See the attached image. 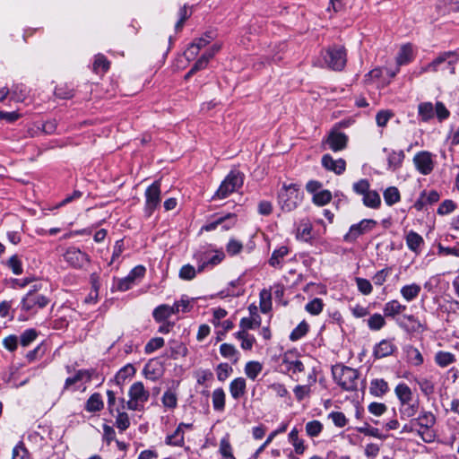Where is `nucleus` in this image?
<instances>
[{
	"label": "nucleus",
	"instance_id": "4d7b16f0",
	"mask_svg": "<svg viewBox=\"0 0 459 459\" xmlns=\"http://www.w3.org/2000/svg\"><path fill=\"white\" fill-rule=\"evenodd\" d=\"M164 345V339L161 337H155L151 339L144 347V351L147 354L154 352L156 350Z\"/></svg>",
	"mask_w": 459,
	"mask_h": 459
},
{
	"label": "nucleus",
	"instance_id": "680f3d73",
	"mask_svg": "<svg viewBox=\"0 0 459 459\" xmlns=\"http://www.w3.org/2000/svg\"><path fill=\"white\" fill-rule=\"evenodd\" d=\"M196 275V271L194 266L190 264H185L179 271V277L183 280L190 281L193 280Z\"/></svg>",
	"mask_w": 459,
	"mask_h": 459
},
{
	"label": "nucleus",
	"instance_id": "20e7f679",
	"mask_svg": "<svg viewBox=\"0 0 459 459\" xmlns=\"http://www.w3.org/2000/svg\"><path fill=\"white\" fill-rule=\"evenodd\" d=\"M413 422L420 429L417 434L424 442L430 443L435 438V434L431 429L436 423V417L431 411H421L417 418H413Z\"/></svg>",
	"mask_w": 459,
	"mask_h": 459
},
{
	"label": "nucleus",
	"instance_id": "a878e982",
	"mask_svg": "<svg viewBox=\"0 0 459 459\" xmlns=\"http://www.w3.org/2000/svg\"><path fill=\"white\" fill-rule=\"evenodd\" d=\"M176 314L173 306L160 305L153 310V317L157 322H161L169 318L171 315Z\"/></svg>",
	"mask_w": 459,
	"mask_h": 459
},
{
	"label": "nucleus",
	"instance_id": "6ab92c4d",
	"mask_svg": "<svg viewBox=\"0 0 459 459\" xmlns=\"http://www.w3.org/2000/svg\"><path fill=\"white\" fill-rule=\"evenodd\" d=\"M394 351H395V346L391 341L382 340L374 348V356L376 359H383V358L392 355Z\"/></svg>",
	"mask_w": 459,
	"mask_h": 459
},
{
	"label": "nucleus",
	"instance_id": "338daca9",
	"mask_svg": "<svg viewBox=\"0 0 459 459\" xmlns=\"http://www.w3.org/2000/svg\"><path fill=\"white\" fill-rule=\"evenodd\" d=\"M243 249V244L236 239H230L226 246V251L230 255H238Z\"/></svg>",
	"mask_w": 459,
	"mask_h": 459
},
{
	"label": "nucleus",
	"instance_id": "2eb2a0df",
	"mask_svg": "<svg viewBox=\"0 0 459 459\" xmlns=\"http://www.w3.org/2000/svg\"><path fill=\"white\" fill-rule=\"evenodd\" d=\"M347 135L344 133L337 131L332 132L326 140L330 149L333 152L343 150L347 145Z\"/></svg>",
	"mask_w": 459,
	"mask_h": 459
},
{
	"label": "nucleus",
	"instance_id": "052dcab7",
	"mask_svg": "<svg viewBox=\"0 0 459 459\" xmlns=\"http://www.w3.org/2000/svg\"><path fill=\"white\" fill-rule=\"evenodd\" d=\"M308 330V325L305 322H301L290 333V338L291 341H297L303 337Z\"/></svg>",
	"mask_w": 459,
	"mask_h": 459
},
{
	"label": "nucleus",
	"instance_id": "7ed1b4c3",
	"mask_svg": "<svg viewBox=\"0 0 459 459\" xmlns=\"http://www.w3.org/2000/svg\"><path fill=\"white\" fill-rule=\"evenodd\" d=\"M127 409L131 411L143 410L145 403L150 398V392L140 381L134 382L128 390Z\"/></svg>",
	"mask_w": 459,
	"mask_h": 459
},
{
	"label": "nucleus",
	"instance_id": "c85d7f7f",
	"mask_svg": "<svg viewBox=\"0 0 459 459\" xmlns=\"http://www.w3.org/2000/svg\"><path fill=\"white\" fill-rule=\"evenodd\" d=\"M104 404L101 395L95 393L90 396L85 404V410L90 412L100 411L102 410Z\"/></svg>",
	"mask_w": 459,
	"mask_h": 459
},
{
	"label": "nucleus",
	"instance_id": "f704fd0d",
	"mask_svg": "<svg viewBox=\"0 0 459 459\" xmlns=\"http://www.w3.org/2000/svg\"><path fill=\"white\" fill-rule=\"evenodd\" d=\"M419 410V403H409L406 404H401L399 411L401 415V419L406 420L412 418L416 415Z\"/></svg>",
	"mask_w": 459,
	"mask_h": 459
},
{
	"label": "nucleus",
	"instance_id": "aec40b11",
	"mask_svg": "<svg viewBox=\"0 0 459 459\" xmlns=\"http://www.w3.org/2000/svg\"><path fill=\"white\" fill-rule=\"evenodd\" d=\"M389 391L387 382L383 378L372 379L369 385V393L375 397H382Z\"/></svg>",
	"mask_w": 459,
	"mask_h": 459
},
{
	"label": "nucleus",
	"instance_id": "473e14b6",
	"mask_svg": "<svg viewBox=\"0 0 459 459\" xmlns=\"http://www.w3.org/2000/svg\"><path fill=\"white\" fill-rule=\"evenodd\" d=\"M261 325V317L259 315H255L254 317H244L239 323V331L247 332L248 330L255 329Z\"/></svg>",
	"mask_w": 459,
	"mask_h": 459
},
{
	"label": "nucleus",
	"instance_id": "5701e85b",
	"mask_svg": "<svg viewBox=\"0 0 459 459\" xmlns=\"http://www.w3.org/2000/svg\"><path fill=\"white\" fill-rule=\"evenodd\" d=\"M246 380L243 377H238L230 384V393L233 399L238 400L246 393Z\"/></svg>",
	"mask_w": 459,
	"mask_h": 459
},
{
	"label": "nucleus",
	"instance_id": "79ce46f5",
	"mask_svg": "<svg viewBox=\"0 0 459 459\" xmlns=\"http://www.w3.org/2000/svg\"><path fill=\"white\" fill-rule=\"evenodd\" d=\"M289 439L294 446L295 452L301 455L305 451L303 441L299 438V432L296 429H293L289 434Z\"/></svg>",
	"mask_w": 459,
	"mask_h": 459
},
{
	"label": "nucleus",
	"instance_id": "37998d69",
	"mask_svg": "<svg viewBox=\"0 0 459 459\" xmlns=\"http://www.w3.org/2000/svg\"><path fill=\"white\" fill-rule=\"evenodd\" d=\"M404 318L411 323L410 329L412 332L423 333L427 330L425 322H420L417 317L412 315L404 316Z\"/></svg>",
	"mask_w": 459,
	"mask_h": 459
},
{
	"label": "nucleus",
	"instance_id": "9d476101",
	"mask_svg": "<svg viewBox=\"0 0 459 459\" xmlns=\"http://www.w3.org/2000/svg\"><path fill=\"white\" fill-rule=\"evenodd\" d=\"M413 163L417 170L422 175L430 174L435 167L433 155L426 151L416 153L413 157Z\"/></svg>",
	"mask_w": 459,
	"mask_h": 459
},
{
	"label": "nucleus",
	"instance_id": "9b49d317",
	"mask_svg": "<svg viewBox=\"0 0 459 459\" xmlns=\"http://www.w3.org/2000/svg\"><path fill=\"white\" fill-rule=\"evenodd\" d=\"M212 33H205L203 37L196 39L184 52L186 58L190 61L196 57L200 50L205 48L212 40Z\"/></svg>",
	"mask_w": 459,
	"mask_h": 459
},
{
	"label": "nucleus",
	"instance_id": "c9c22d12",
	"mask_svg": "<svg viewBox=\"0 0 459 459\" xmlns=\"http://www.w3.org/2000/svg\"><path fill=\"white\" fill-rule=\"evenodd\" d=\"M166 444L170 446H181L184 444V432L182 429V424H179L177 429L172 435H169L166 438Z\"/></svg>",
	"mask_w": 459,
	"mask_h": 459
},
{
	"label": "nucleus",
	"instance_id": "c03bdc74",
	"mask_svg": "<svg viewBox=\"0 0 459 459\" xmlns=\"http://www.w3.org/2000/svg\"><path fill=\"white\" fill-rule=\"evenodd\" d=\"M394 116V112L389 109L379 110L376 115V123L379 127H385L388 121Z\"/></svg>",
	"mask_w": 459,
	"mask_h": 459
},
{
	"label": "nucleus",
	"instance_id": "412c9836",
	"mask_svg": "<svg viewBox=\"0 0 459 459\" xmlns=\"http://www.w3.org/2000/svg\"><path fill=\"white\" fill-rule=\"evenodd\" d=\"M406 309V306L401 304L398 300L393 299L385 304L383 308L385 316L394 317L403 313Z\"/></svg>",
	"mask_w": 459,
	"mask_h": 459
},
{
	"label": "nucleus",
	"instance_id": "6e6552de",
	"mask_svg": "<svg viewBox=\"0 0 459 459\" xmlns=\"http://www.w3.org/2000/svg\"><path fill=\"white\" fill-rule=\"evenodd\" d=\"M145 212L150 216L160 204V181H154L145 191Z\"/></svg>",
	"mask_w": 459,
	"mask_h": 459
},
{
	"label": "nucleus",
	"instance_id": "c756f323",
	"mask_svg": "<svg viewBox=\"0 0 459 459\" xmlns=\"http://www.w3.org/2000/svg\"><path fill=\"white\" fill-rule=\"evenodd\" d=\"M226 394L222 388H216L212 394V406L215 411H222L225 408Z\"/></svg>",
	"mask_w": 459,
	"mask_h": 459
},
{
	"label": "nucleus",
	"instance_id": "864d4df0",
	"mask_svg": "<svg viewBox=\"0 0 459 459\" xmlns=\"http://www.w3.org/2000/svg\"><path fill=\"white\" fill-rule=\"evenodd\" d=\"M357 431L359 433L365 434L367 436L377 437L378 439L385 438V437L380 433L378 429L373 428V427L369 426L368 424H365L362 427L357 428Z\"/></svg>",
	"mask_w": 459,
	"mask_h": 459
},
{
	"label": "nucleus",
	"instance_id": "7c9ffc66",
	"mask_svg": "<svg viewBox=\"0 0 459 459\" xmlns=\"http://www.w3.org/2000/svg\"><path fill=\"white\" fill-rule=\"evenodd\" d=\"M455 361V356L448 351H440L435 355V362L441 368H446Z\"/></svg>",
	"mask_w": 459,
	"mask_h": 459
},
{
	"label": "nucleus",
	"instance_id": "f8f14e48",
	"mask_svg": "<svg viewBox=\"0 0 459 459\" xmlns=\"http://www.w3.org/2000/svg\"><path fill=\"white\" fill-rule=\"evenodd\" d=\"M48 304V299L43 295L37 294L35 291L28 292L22 299V308L25 310L42 308Z\"/></svg>",
	"mask_w": 459,
	"mask_h": 459
},
{
	"label": "nucleus",
	"instance_id": "cd10ccee",
	"mask_svg": "<svg viewBox=\"0 0 459 459\" xmlns=\"http://www.w3.org/2000/svg\"><path fill=\"white\" fill-rule=\"evenodd\" d=\"M412 56H413V49H412L411 45H410V44L403 45L401 48V49L396 56V63H397L398 66H401L403 65H405V64L411 62L412 59Z\"/></svg>",
	"mask_w": 459,
	"mask_h": 459
},
{
	"label": "nucleus",
	"instance_id": "13d9d810",
	"mask_svg": "<svg viewBox=\"0 0 459 459\" xmlns=\"http://www.w3.org/2000/svg\"><path fill=\"white\" fill-rule=\"evenodd\" d=\"M7 265L8 267L13 271V273L16 275H20L22 273V264L19 257L14 255H12L7 260Z\"/></svg>",
	"mask_w": 459,
	"mask_h": 459
},
{
	"label": "nucleus",
	"instance_id": "69168bd1",
	"mask_svg": "<svg viewBox=\"0 0 459 459\" xmlns=\"http://www.w3.org/2000/svg\"><path fill=\"white\" fill-rule=\"evenodd\" d=\"M434 112L439 121L446 119L450 115L449 110L440 101H437L434 106Z\"/></svg>",
	"mask_w": 459,
	"mask_h": 459
},
{
	"label": "nucleus",
	"instance_id": "dca6fc26",
	"mask_svg": "<svg viewBox=\"0 0 459 459\" xmlns=\"http://www.w3.org/2000/svg\"><path fill=\"white\" fill-rule=\"evenodd\" d=\"M235 224V216L232 213H228L225 216L219 217L214 221L203 226L202 230L211 231L215 230L219 225H222L224 230L230 229Z\"/></svg>",
	"mask_w": 459,
	"mask_h": 459
},
{
	"label": "nucleus",
	"instance_id": "09e8293b",
	"mask_svg": "<svg viewBox=\"0 0 459 459\" xmlns=\"http://www.w3.org/2000/svg\"><path fill=\"white\" fill-rule=\"evenodd\" d=\"M323 430V424L319 420L308 421L306 424V432L311 437H317Z\"/></svg>",
	"mask_w": 459,
	"mask_h": 459
},
{
	"label": "nucleus",
	"instance_id": "5fc2aeb1",
	"mask_svg": "<svg viewBox=\"0 0 459 459\" xmlns=\"http://www.w3.org/2000/svg\"><path fill=\"white\" fill-rule=\"evenodd\" d=\"M161 402L165 407L174 409L178 404V398L174 392L168 390L164 393Z\"/></svg>",
	"mask_w": 459,
	"mask_h": 459
},
{
	"label": "nucleus",
	"instance_id": "4468645a",
	"mask_svg": "<svg viewBox=\"0 0 459 459\" xmlns=\"http://www.w3.org/2000/svg\"><path fill=\"white\" fill-rule=\"evenodd\" d=\"M455 53L453 51H446L443 52L438 55L434 60H432L428 65L422 66L420 68V74H425V73H436L438 71V67L440 65L445 63L447 59H449L452 56H455Z\"/></svg>",
	"mask_w": 459,
	"mask_h": 459
},
{
	"label": "nucleus",
	"instance_id": "e433bc0d",
	"mask_svg": "<svg viewBox=\"0 0 459 459\" xmlns=\"http://www.w3.org/2000/svg\"><path fill=\"white\" fill-rule=\"evenodd\" d=\"M263 366L258 361H249L246 364L245 374L249 379L255 380L261 373Z\"/></svg>",
	"mask_w": 459,
	"mask_h": 459
},
{
	"label": "nucleus",
	"instance_id": "6e6d98bb",
	"mask_svg": "<svg viewBox=\"0 0 459 459\" xmlns=\"http://www.w3.org/2000/svg\"><path fill=\"white\" fill-rule=\"evenodd\" d=\"M417 384L419 385L421 392L429 396L432 394L435 391V385L433 382L427 378H420L416 380Z\"/></svg>",
	"mask_w": 459,
	"mask_h": 459
},
{
	"label": "nucleus",
	"instance_id": "39448f33",
	"mask_svg": "<svg viewBox=\"0 0 459 459\" xmlns=\"http://www.w3.org/2000/svg\"><path fill=\"white\" fill-rule=\"evenodd\" d=\"M323 59L324 64H321L320 66L325 65L332 70L341 71L347 62L346 51L342 47L329 48L323 53Z\"/></svg>",
	"mask_w": 459,
	"mask_h": 459
},
{
	"label": "nucleus",
	"instance_id": "a19ab883",
	"mask_svg": "<svg viewBox=\"0 0 459 459\" xmlns=\"http://www.w3.org/2000/svg\"><path fill=\"white\" fill-rule=\"evenodd\" d=\"M323 307H324L323 300L321 299L315 298L314 299H312L306 305L305 309L309 314H311L313 316H317L322 312Z\"/></svg>",
	"mask_w": 459,
	"mask_h": 459
},
{
	"label": "nucleus",
	"instance_id": "2f4dec72",
	"mask_svg": "<svg viewBox=\"0 0 459 459\" xmlns=\"http://www.w3.org/2000/svg\"><path fill=\"white\" fill-rule=\"evenodd\" d=\"M363 204L367 207L377 209L381 204V198L379 194L375 190H369L363 196Z\"/></svg>",
	"mask_w": 459,
	"mask_h": 459
},
{
	"label": "nucleus",
	"instance_id": "393cba45",
	"mask_svg": "<svg viewBox=\"0 0 459 459\" xmlns=\"http://www.w3.org/2000/svg\"><path fill=\"white\" fill-rule=\"evenodd\" d=\"M418 114L423 122H428L435 117L434 105L429 102H421L418 106Z\"/></svg>",
	"mask_w": 459,
	"mask_h": 459
},
{
	"label": "nucleus",
	"instance_id": "bb28decb",
	"mask_svg": "<svg viewBox=\"0 0 459 459\" xmlns=\"http://www.w3.org/2000/svg\"><path fill=\"white\" fill-rule=\"evenodd\" d=\"M404 159L403 151H392L387 157L388 169L394 171L402 166Z\"/></svg>",
	"mask_w": 459,
	"mask_h": 459
},
{
	"label": "nucleus",
	"instance_id": "0eeeda50",
	"mask_svg": "<svg viewBox=\"0 0 459 459\" xmlns=\"http://www.w3.org/2000/svg\"><path fill=\"white\" fill-rule=\"evenodd\" d=\"M65 261L74 269H83L91 263L90 256L78 247H69L63 254Z\"/></svg>",
	"mask_w": 459,
	"mask_h": 459
},
{
	"label": "nucleus",
	"instance_id": "58836bf2",
	"mask_svg": "<svg viewBox=\"0 0 459 459\" xmlns=\"http://www.w3.org/2000/svg\"><path fill=\"white\" fill-rule=\"evenodd\" d=\"M400 192L395 186H390L384 192V199L387 205H393L400 201Z\"/></svg>",
	"mask_w": 459,
	"mask_h": 459
},
{
	"label": "nucleus",
	"instance_id": "423d86ee",
	"mask_svg": "<svg viewBox=\"0 0 459 459\" xmlns=\"http://www.w3.org/2000/svg\"><path fill=\"white\" fill-rule=\"evenodd\" d=\"M243 184V178L238 172H230L222 181L217 192L213 195V199H224L231 193L238 190Z\"/></svg>",
	"mask_w": 459,
	"mask_h": 459
},
{
	"label": "nucleus",
	"instance_id": "72a5a7b5",
	"mask_svg": "<svg viewBox=\"0 0 459 459\" xmlns=\"http://www.w3.org/2000/svg\"><path fill=\"white\" fill-rule=\"evenodd\" d=\"M237 339L241 341V348L246 351H250L253 348L254 343L255 342V338L249 334L248 332L238 331L235 333Z\"/></svg>",
	"mask_w": 459,
	"mask_h": 459
},
{
	"label": "nucleus",
	"instance_id": "a211bd4d",
	"mask_svg": "<svg viewBox=\"0 0 459 459\" xmlns=\"http://www.w3.org/2000/svg\"><path fill=\"white\" fill-rule=\"evenodd\" d=\"M405 241L408 248L415 253L420 254L421 247L424 245L423 238L413 230H410L405 235Z\"/></svg>",
	"mask_w": 459,
	"mask_h": 459
},
{
	"label": "nucleus",
	"instance_id": "bf43d9fd",
	"mask_svg": "<svg viewBox=\"0 0 459 459\" xmlns=\"http://www.w3.org/2000/svg\"><path fill=\"white\" fill-rule=\"evenodd\" d=\"M369 182L367 179H360L352 185L353 191L360 195H365L370 189Z\"/></svg>",
	"mask_w": 459,
	"mask_h": 459
},
{
	"label": "nucleus",
	"instance_id": "8fccbe9b",
	"mask_svg": "<svg viewBox=\"0 0 459 459\" xmlns=\"http://www.w3.org/2000/svg\"><path fill=\"white\" fill-rule=\"evenodd\" d=\"M332 199V194L328 190H323L314 195L313 196V202L316 205H325L327 204Z\"/></svg>",
	"mask_w": 459,
	"mask_h": 459
},
{
	"label": "nucleus",
	"instance_id": "774afa93",
	"mask_svg": "<svg viewBox=\"0 0 459 459\" xmlns=\"http://www.w3.org/2000/svg\"><path fill=\"white\" fill-rule=\"evenodd\" d=\"M37 337V332L33 329H28L21 335V344L24 347L30 345Z\"/></svg>",
	"mask_w": 459,
	"mask_h": 459
},
{
	"label": "nucleus",
	"instance_id": "a18cd8bd",
	"mask_svg": "<svg viewBox=\"0 0 459 459\" xmlns=\"http://www.w3.org/2000/svg\"><path fill=\"white\" fill-rule=\"evenodd\" d=\"M289 253V249L286 247H281L280 248L273 251L272 257L269 260V264L276 267L281 264V259L287 255Z\"/></svg>",
	"mask_w": 459,
	"mask_h": 459
},
{
	"label": "nucleus",
	"instance_id": "b1692460",
	"mask_svg": "<svg viewBox=\"0 0 459 459\" xmlns=\"http://www.w3.org/2000/svg\"><path fill=\"white\" fill-rule=\"evenodd\" d=\"M394 393L401 404H406L412 401V392L406 384L397 385Z\"/></svg>",
	"mask_w": 459,
	"mask_h": 459
},
{
	"label": "nucleus",
	"instance_id": "3c124183",
	"mask_svg": "<svg viewBox=\"0 0 459 459\" xmlns=\"http://www.w3.org/2000/svg\"><path fill=\"white\" fill-rule=\"evenodd\" d=\"M109 67V62L106 59V57L102 55H98L95 57V61L93 63V70L99 73L106 72Z\"/></svg>",
	"mask_w": 459,
	"mask_h": 459
},
{
	"label": "nucleus",
	"instance_id": "49530a36",
	"mask_svg": "<svg viewBox=\"0 0 459 459\" xmlns=\"http://www.w3.org/2000/svg\"><path fill=\"white\" fill-rule=\"evenodd\" d=\"M385 325V317L377 313L374 314L368 319V325L373 331L380 330Z\"/></svg>",
	"mask_w": 459,
	"mask_h": 459
},
{
	"label": "nucleus",
	"instance_id": "4c0bfd02",
	"mask_svg": "<svg viewBox=\"0 0 459 459\" xmlns=\"http://www.w3.org/2000/svg\"><path fill=\"white\" fill-rule=\"evenodd\" d=\"M135 373V368L132 364H127L122 368L116 375V382L117 385H123L127 377H133Z\"/></svg>",
	"mask_w": 459,
	"mask_h": 459
},
{
	"label": "nucleus",
	"instance_id": "4be33fe9",
	"mask_svg": "<svg viewBox=\"0 0 459 459\" xmlns=\"http://www.w3.org/2000/svg\"><path fill=\"white\" fill-rule=\"evenodd\" d=\"M421 291L420 285L417 283H411L404 285L401 288L400 293L404 300L411 302L418 298Z\"/></svg>",
	"mask_w": 459,
	"mask_h": 459
},
{
	"label": "nucleus",
	"instance_id": "0e129e2a",
	"mask_svg": "<svg viewBox=\"0 0 459 459\" xmlns=\"http://www.w3.org/2000/svg\"><path fill=\"white\" fill-rule=\"evenodd\" d=\"M12 459H29V453H28L27 449L25 448L22 442H20L13 449V458Z\"/></svg>",
	"mask_w": 459,
	"mask_h": 459
},
{
	"label": "nucleus",
	"instance_id": "f3484780",
	"mask_svg": "<svg viewBox=\"0 0 459 459\" xmlns=\"http://www.w3.org/2000/svg\"><path fill=\"white\" fill-rule=\"evenodd\" d=\"M221 49V45L214 44L209 49H207L201 57L195 62L194 66L192 67V72H197L199 70L204 69L210 59H212L216 53H218Z\"/></svg>",
	"mask_w": 459,
	"mask_h": 459
},
{
	"label": "nucleus",
	"instance_id": "ddd939ff",
	"mask_svg": "<svg viewBox=\"0 0 459 459\" xmlns=\"http://www.w3.org/2000/svg\"><path fill=\"white\" fill-rule=\"evenodd\" d=\"M322 166L337 175H341L345 171L346 162L342 159L333 160L330 154H325L322 157Z\"/></svg>",
	"mask_w": 459,
	"mask_h": 459
},
{
	"label": "nucleus",
	"instance_id": "603ef678",
	"mask_svg": "<svg viewBox=\"0 0 459 459\" xmlns=\"http://www.w3.org/2000/svg\"><path fill=\"white\" fill-rule=\"evenodd\" d=\"M224 258H225V254L222 251H216L215 254L212 257L207 258L206 261H204L199 266L198 271L202 272L204 269V267L208 264H211V265L219 264Z\"/></svg>",
	"mask_w": 459,
	"mask_h": 459
},
{
	"label": "nucleus",
	"instance_id": "de8ad7c7",
	"mask_svg": "<svg viewBox=\"0 0 459 459\" xmlns=\"http://www.w3.org/2000/svg\"><path fill=\"white\" fill-rule=\"evenodd\" d=\"M220 352L226 359H233L234 362H236L238 360V358H237L238 351L232 344H229V343L221 344L220 347Z\"/></svg>",
	"mask_w": 459,
	"mask_h": 459
},
{
	"label": "nucleus",
	"instance_id": "1a4fd4ad",
	"mask_svg": "<svg viewBox=\"0 0 459 459\" xmlns=\"http://www.w3.org/2000/svg\"><path fill=\"white\" fill-rule=\"evenodd\" d=\"M377 224V221L371 219L362 220L359 223L351 226L349 232L344 236V240L352 242L359 236L371 231Z\"/></svg>",
	"mask_w": 459,
	"mask_h": 459
},
{
	"label": "nucleus",
	"instance_id": "f257e3e1",
	"mask_svg": "<svg viewBox=\"0 0 459 459\" xmlns=\"http://www.w3.org/2000/svg\"><path fill=\"white\" fill-rule=\"evenodd\" d=\"M302 197L303 193L296 185H284L278 195L279 204L282 211L291 212L301 203Z\"/></svg>",
	"mask_w": 459,
	"mask_h": 459
},
{
	"label": "nucleus",
	"instance_id": "ea45409f",
	"mask_svg": "<svg viewBox=\"0 0 459 459\" xmlns=\"http://www.w3.org/2000/svg\"><path fill=\"white\" fill-rule=\"evenodd\" d=\"M407 359L408 361L414 365V366H420L423 363V357L420 353V351L412 346H410L406 350Z\"/></svg>",
	"mask_w": 459,
	"mask_h": 459
},
{
	"label": "nucleus",
	"instance_id": "e2e57ef3",
	"mask_svg": "<svg viewBox=\"0 0 459 459\" xmlns=\"http://www.w3.org/2000/svg\"><path fill=\"white\" fill-rule=\"evenodd\" d=\"M296 399L300 402L306 397H308L311 392L310 386L308 385H297L293 389Z\"/></svg>",
	"mask_w": 459,
	"mask_h": 459
},
{
	"label": "nucleus",
	"instance_id": "f03ea898",
	"mask_svg": "<svg viewBox=\"0 0 459 459\" xmlns=\"http://www.w3.org/2000/svg\"><path fill=\"white\" fill-rule=\"evenodd\" d=\"M333 376L336 383L346 391L357 388L359 372L346 366L337 365L333 368Z\"/></svg>",
	"mask_w": 459,
	"mask_h": 459
}]
</instances>
